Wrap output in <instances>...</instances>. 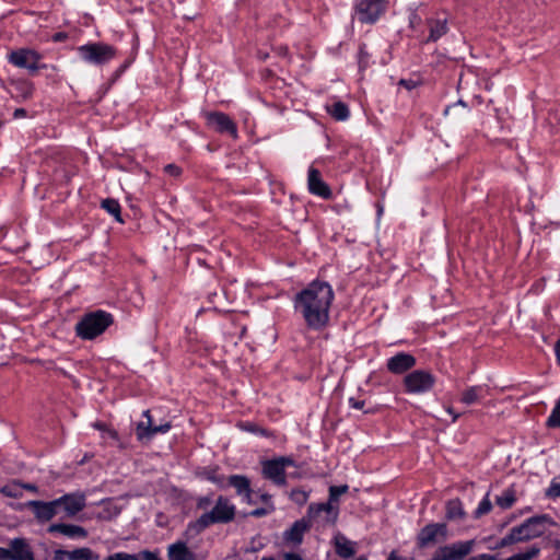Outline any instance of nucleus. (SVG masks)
I'll return each mask as SVG.
<instances>
[{
  "label": "nucleus",
  "instance_id": "nucleus-42",
  "mask_svg": "<svg viewBox=\"0 0 560 560\" xmlns=\"http://www.w3.org/2000/svg\"><path fill=\"white\" fill-rule=\"evenodd\" d=\"M290 499L298 505H304L308 500V492L300 488L292 489Z\"/></svg>",
  "mask_w": 560,
  "mask_h": 560
},
{
  "label": "nucleus",
  "instance_id": "nucleus-13",
  "mask_svg": "<svg viewBox=\"0 0 560 560\" xmlns=\"http://www.w3.org/2000/svg\"><path fill=\"white\" fill-rule=\"evenodd\" d=\"M424 26L428 31V36L423 39V43H436L450 31L448 16L445 12L435 13L425 19Z\"/></svg>",
  "mask_w": 560,
  "mask_h": 560
},
{
  "label": "nucleus",
  "instance_id": "nucleus-50",
  "mask_svg": "<svg viewBox=\"0 0 560 560\" xmlns=\"http://www.w3.org/2000/svg\"><path fill=\"white\" fill-rule=\"evenodd\" d=\"M272 510H273V508L271 510L266 509V508H258V509L253 510L249 513V515L254 516V517H261V516L269 514Z\"/></svg>",
  "mask_w": 560,
  "mask_h": 560
},
{
  "label": "nucleus",
  "instance_id": "nucleus-30",
  "mask_svg": "<svg viewBox=\"0 0 560 560\" xmlns=\"http://www.w3.org/2000/svg\"><path fill=\"white\" fill-rule=\"evenodd\" d=\"M327 113L337 121H345L350 116L349 107L346 103L338 101L326 106Z\"/></svg>",
  "mask_w": 560,
  "mask_h": 560
},
{
  "label": "nucleus",
  "instance_id": "nucleus-20",
  "mask_svg": "<svg viewBox=\"0 0 560 560\" xmlns=\"http://www.w3.org/2000/svg\"><path fill=\"white\" fill-rule=\"evenodd\" d=\"M322 513H326V520L335 522L339 514V505H335L329 500L323 503H311L307 509L306 517L311 521L318 517Z\"/></svg>",
  "mask_w": 560,
  "mask_h": 560
},
{
  "label": "nucleus",
  "instance_id": "nucleus-18",
  "mask_svg": "<svg viewBox=\"0 0 560 560\" xmlns=\"http://www.w3.org/2000/svg\"><path fill=\"white\" fill-rule=\"evenodd\" d=\"M311 528V521L305 516L295 521L290 528L283 532L282 538L287 545L296 547L302 544L305 533Z\"/></svg>",
  "mask_w": 560,
  "mask_h": 560
},
{
  "label": "nucleus",
  "instance_id": "nucleus-49",
  "mask_svg": "<svg viewBox=\"0 0 560 560\" xmlns=\"http://www.w3.org/2000/svg\"><path fill=\"white\" fill-rule=\"evenodd\" d=\"M398 84L408 91L413 90L418 85V83L411 79H401Z\"/></svg>",
  "mask_w": 560,
  "mask_h": 560
},
{
  "label": "nucleus",
  "instance_id": "nucleus-45",
  "mask_svg": "<svg viewBox=\"0 0 560 560\" xmlns=\"http://www.w3.org/2000/svg\"><path fill=\"white\" fill-rule=\"evenodd\" d=\"M546 497L551 499H557L560 497V481L557 478H553L550 482V486L546 490Z\"/></svg>",
  "mask_w": 560,
  "mask_h": 560
},
{
  "label": "nucleus",
  "instance_id": "nucleus-40",
  "mask_svg": "<svg viewBox=\"0 0 560 560\" xmlns=\"http://www.w3.org/2000/svg\"><path fill=\"white\" fill-rule=\"evenodd\" d=\"M349 490L348 485H341V486H330L329 487V495L328 500L332 502L335 505H338L340 495L347 493Z\"/></svg>",
  "mask_w": 560,
  "mask_h": 560
},
{
  "label": "nucleus",
  "instance_id": "nucleus-46",
  "mask_svg": "<svg viewBox=\"0 0 560 560\" xmlns=\"http://www.w3.org/2000/svg\"><path fill=\"white\" fill-rule=\"evenodd\" d=\"M212 504V498L210 495L200 497L197 499L196 506L199 510H207Z\"/></svg>",
  "mask_w": 560,
  "mask_h": 560
},
{
  "label": "nucleus",
  "instance_id": "nucleus-34",
  "mask_svg": "<svg viewBox=\"0 0 560 560\" xmlns=\"http://www.w3.org/2000/svg\"><path fill=\"white\" fill-rule=\"evenodd\" d=\"M540 551V548L537 544H532L527 546L524 550H520L518 552L512 555L505 560H532L537 557Z\"/></svg>",
  "mask_w": 560,
  "mask_h": 560
},
{
  "label": "nucleus",
  "instance_id": "nucleus-35",
  "mask_svg": "<svg viewBox=\"0 0 560 560\" xmlns=\"http://www.w3.org/2000/svg\"><path fill=\"white\" fill-rule=\"evenodd\" d=\"M540 551V548L537 544H532L527 546L524 550H520L518 552L512 555L505 560H532L537 557Z\"/></svg>",
  "mask_w": 560,
  "mask_h": 560
},
{
  "label": "nucleus",
  "instance_id": "nucleus-27",
  "mask_svg": "<svg viewBox=\"0 0 560 560\" xmlns=\"http://www.w3.org/2000/svg\"><path fill=\"white\" fill-rule=\"evenodd\" d=\"M168 560H196V556L186 542L176 541L168 547Z\"/></svg>",
  "mask_w": 560,
  "mask_h": 560
},
{
  "label": "nucleus",
  "instance_id": "nucleus-16",
  "mask_svg": "<svg viewBox=\"0 0 560 560\" xmlns=\"http://www.w3.org/2000/svg\"><path fill=\"white\" fill-rule=\"evenodd\" d=\"M307 188L308 191L325 200L332 198V191L328 184L322 178L320 172L314 166H310L307 172Z\"/></svg>",
  "mask_w": 560,
  "mask_h": 560
},
{
  "label": "nucleus",
  "instance_id": "nucleus-55",
  "mask_svg": "<svg viewBox=\"0 0 560 560\" xmlns=\"http://www.w3.org/2000/svg\"><path fill=\"white\" fill-rule=\"evenodd\" d=\"M555 354L557 363L560 366V338L555 343Z\"/></svg>",
  "mask_w": 560,
  "mask_h": 560
},
{
  "label": "nucleus",
  "instance_id": "nucleus-5",
  "mask_svg": "<svg viewBox=\"0 0 560 560\" xmlns=\"http://www.w3.org/2000/svg\"><path fill=\"white\" fill-rule=\"evenodd\" d=\"M450 536V528L446 522H431L418 530L415 545L419 550L432 549L445 542Z\"/></svg>",
  "mask_w": 560,
  "mask_h": 560
},
{
  "label": "nucleus",
  "instance_id": "nucleus-37",
  "mask_svg": "<svg viewBox=\"0 0 560 560\" xmlns=\"http://www.w3.org/2000/svg\"><path fill=\"white\" fill-rule=\"evenodd\" d=\"M546 427L549 429L560 428V398L557 400L551 413L547 418Z\"/></svg>",
  "mask_w": 560,
  "mask_h": 560
},
{
  "label": "nucleus",
  "instance_id": "nucleus-53",
  "mask_svg": "<svg viewBox=\"0 0 560 560\" xmlns=\"http://www.w3.org/2000/svg\"><path fill=\"white\" fill-rule=\"evenodd\" d=\"M469 560H497V559H495V556L482 553L477 557H472Z\"/></svg>",
  "mask_w": 560,
  "mask_h": 560
},
{
  "label": "nucleus",
  "instance_id": "nucleus-25",
  "mask_svg": "<svg viewBox=\"0 0 560 560\" xmlns=\"http://www.w3.org/2000/svg\"><path fill=\"white\" fill-rule=\"evenodd\" d=\"M488 395L487 385H474L463 390L459 401L464 405L470 406L479 402Z\"/></svg>",
  "mask_w": 560,
  "mask_h": 560
},
{
  "label": "nucleus",
  "instance_id": "nucleus-59",
  "mask_svg": "<svg viewBox=\"0 0 560 560\" xmlns=\"http://www.w3.org/2000/svg\"><path fill=\"white\" fill-rule=\"evenodd\" d=\"M553 548H555V552L557 553L559 560H560V538L559 539H556L553 541Z\"/></svg>",
  "mask_w": 560,
  "mask_h": 560
},
{
  "label": "nucleus",
  "instance_id": "nucleus-31",
  "mask_svg": "<svg viewBox=\"0 0 560 560\" xmlns=\"http://www.w3.org/2000/svg\"><path fill=\"white\" fill-rule=\"evenodd\" d=\"M15 97L20 101H26L34 94V84L28 80H19L13 83Z\"/></svg>",
  "mask_w": 560,
  "mask_h": 560
},
{
  "label": "nucleus",
  "instance_id": "nucleus-61",
  "mask_svg": "<svg viewBox=\"0 0 560 560\" xmlns=\"http://www.w3.org/2000/svg\"><path fill=\"white\" fill-rule=\"evenodd\" d=\"M387 560H400V559L397 558V556H396V553L394 551H392L389 557L387 558Z\"/></svg>",
  "mask_w": 560,
  "mask_h": 560
},
{
  "label": "nucleus",
  "instance_id": "nucleus-33",
  "mask_svg": "<svg viewBox=\"0 0 560 560\" xmlns=\"http://www.w3.org/2000/svg\"><path fill=\"white\" fill-rule=\"evenodd\" d=\"M102 506V511L98 513L101 520L110 521L120 514V509L110 499L103 500Z\"/></svg>",
  "mask_w": 560,
  "mask_h": 560
},
{
  "label": "nucleus",
  "instance_id": "nucleus-12",
  "mask_svg": "<svg viewBox=\"0 0 560 560\" xmlns=\"http://www.w3.org/2000/svg\"><path fill=\"white\" fill-rule=\"evenodd\" d=\"M355 13L359 22L374 24L385 12V0H355Z\"/></svg>",
  "mask_w": 560,
  "mask_h": 560
},
{
  "label": "nucleus",
  "instance_id": "nucleus-62",
  "mask_svg": "<svg viewBox=\"0 0 560 560\" xmlns=\"http://www.w3.org/2000/svg\"><path fill=\"white\" fill-rule=\"evenodd\" d=\"M279 54L285 56L288 54V48L287 47H281L279 49Z\"/></svg>",
  "mask_w": 560,
  "mask_h": 560
},
{
  "label": "nucleus",
  "instance_id": "nucleus-2",
  "mask_svg": "<svg viewBox=\"0 0 560 560\" xmlns=\"http://www.w3.org/2000/svg\"><path fill=\"white\" fill-rule=\"evenodd\" d=\"M550 524H552V521L546 514L532 516L521 525L513 527L510 533L500 540L499 546L505 547L539 537L545 534Z\"/></svg>",
  "mask_w": 560,
  "mask_h": 560
},
{
  "label": "nucleus",
  "instance_id": "nucleus-63",
  "mask_svg": "<svg viewBox=\"0 0 560 560\" xmlns=\"http://www.w3.org/2000/svg\"><path fill=\"white\" fill-rule=\"evenodd\" d=\"M260 560H275V558L271 556H262Z\"/></svg>",
  "mask_w": 560,
  "mask_h": 560
},
{
  "label": "nucleus",
  "instance_id": "nucleus-3",
  "mask_svg": "<svg viewBox=\"0 0 560 560\" xmlns=\"http://www.w3.org/2000/svg\"><path fill=\"white\" fill-rule=\"evenodd\" d=\"M114 324V316L103 310L84 314L75 324L77 337L82 340H93L105 332Z\"/></svg>",
  "mask_w": 560,
  "mask_h": 560
},
{
  "label": "nucleus",
  "instance_id": "nucleus-28",
  "mask_svg": "<svg viewBox=\"0 0 560 560\" xmlns=\"http://www.w3.org/2000/svg\"><path fill=\"white\" fill-rule=\"evenodd\" d=\"M159 552L144 550L140 553L115 552L107 556L104 560H160Z\"/></svg>",
  "mask_w": 560,
  "mask_h": 560
},
{
  "label": "nucleus",
  "instance_id": "nucleus-19",
  "mask_svg": "<svg viewBox=\"0 0 560 560\" xmlns=\"http://www.w3.org/2000/svg\"><path fill=\"white\" fill-rule=\"evenodd\" d=\"M27 508L33 512L37 521L44 523L50 521L58 514L57 503L55 500L45 502L32 500L27 502Z\"/></svg>",
  "mask_w": 560,
  "mask_h": 560
},
{
  "label": "nucleus",
  "instance_id": "nucleus-4",
  "mask_svg": "<svg viewBox=\"0 0 560 560\" xmlns=\"http://www.w3.org/2000/svg\"><path fill=\"white\" fill-rule=\"evenodd\" d=\"M235 515V505L231 503L229 498L219 495L214 506L209 512L201 514L191 526L197 530H203L213 524L231 523Z\"/></svg>",
  "mask_w": 560,
  "mask_h": 560
},
{
  "label": "nucleus",
  "instance_id": "nucleus-23",
  "mask_svg": "<svg viewBox=\"0 0 560 560\" xmlns=\"http://www.w3.org/2000/svg\"><path fill=\"white\" fill-rule=\"evenodd\" d=\"M233 487L236 493L243 497V500L247 503H252L253 490L250 488V480L244 475H231L228 478L225 487Z\"/></svg>",
  "mask_w": 560,
  "mask_h": 560
},
{
  "label": "nucleus",
  "instance_id": "nucleus-57",
  "mask_svg": "<svg viewBox=\"0 0 560 560\" xmlns=\"http://www.w3.org/2000/svg\"><path fill=\"white\" fill-rule=\"evenodd\" d=\"M0 560H10L8 548L0 547Z\"/></svg>",
  "mask_w": 560,
  "mask_h": 560
},
{
  "label": "nucleus",
  "instance_id": "nucleus-8",
  "mask_svg": "<svg viewBox=\"0 0 560 560\" xmlns=\"http://www.w3.org/2000/svg\"><path fill=\"white\" fill-rule=\"evenodd\" d=\"M287 467H299L292 456H279L261 462V475L278 487L287 486Z\"/></svg>",
  "mask_w": 560,
  "mask_h": 560
},
{
  "label": "nucleus",
  "instance_id": "nucleus-21",
  "mask_svg": "<svg viewBox=\"0 0 560 560\" xmlns=\"http://www.w3.org/2000/svg\"><path fill=\"white\" fill-rule=\"evenodd\" d=\"M8 551L10 560H34L32 548L25 538L12 539Z\"/></svg>",
  "mask_w": 560,
  "mask_h": 560
},
{
  "label": "nucleus",
  "instance_id": "nucleus-38",
  "mask_svg": "<svg viewBox=\"0 0 560 560\" xmlns=\"http://www.w3.org/2000/svg\"><path fill=\"white\" fill-rule=\"evenodd\" d=\"M202 476H203L205 479L215 483L220 488H224L225 487L224 476L223 475H219L217 468H206L203 470V472H202Z\"/></svg>",
  "mask_w": 560,
  "mask_h": 560
},
{
  "label": "nucleus",
  "instance_id": "nucleus-56",
  "mask_svg": "<svg viewBox=\"0 0 560 560\" xmlns=\"http://www.w3.org/2000/svg\"><path fill=\"white\" fill-rule=\"evenodd\" d=\"M283 560H303L300 555L294 552L284 553Z\"/></svg>",
  "mask_w": 560,
  "mask_h": 560
},
{
  "label": "nucleus",
  "instance_id": "nucleus-52",
  "mask_svg": "<svg viewBox=\"0 0 560 560\" xmlns=\"http://www.w3.org/2000/svg\"><path fill=\"white\" fill-rule=\"evenodd\" d=\"M27 110L25 108H16L13 113L15 119L26 117Z\"/></svg>",
  "mask_w": 560,
  "mask_h": 560
},
{
  "label": "nucleus",
  "instance_id": "nucleus-60",
  "mask_svg": "<svg viewBox=\"0 0 560 560\" xmlns=\"http://www.w3.org/2000/svg\"><path fill=\"white\" fill-rule=\"evenodd\" d=\"M1 492L4 493L5 495L8 497H12L13 494L11 493V491H9L8 487H3L1 489Z\"/></svg>",
  "mask_w": 560,
  "mask_h": 560
},
{
  "label": "nucleus",
  "instance_id": "nucleus-32",
  "mask_svg": "<svg viewBox=\"0 0 560 560\" xmlns=\"http://www.w3.org/2000/svg\"><path fill=\"white\" fill-rule=\"evenodd\" d=\"M101 208L104 209L110 215H113L117 222H124L121 218V207L118 200L114 198L103 199L101 202Z\"/></svg>",
  "mask_w": 560,
  "mask_h": 560
},
{
  "label": "nucleus",
  "instance_id": "nucleus-17",
  "mask_svg": "<svg viewBox=\"0 0 560 560\" xmlns=\"http://www.w3.org/2000/svg\"><path fill=\"white\" fill-rule=\"evenodd\" d=\"M143 417L147 418V422H139L136 429L137 439L139 441L151 440L154 435L166 433L171 429L170 422H165L159 425L154 424L150 415V410H145L143 412Z\"/></svg>",
  "mask_w": 560,
  "mask_h": 560
},
{
  "label": "nucleus",
  "instance_id": "nucleus-9",
  "mask_svg": "<svg viewBox=\"0 0 560 560\" xmlns=\"http://www.w3.org/2000/svg\"><path fill=\"white\" fill-rule=\"evenodd\" d=\"M78 54L82 60L92 65H104L116 57L114 46L104 43H89L78 47Z\"/></svg>",
  "mask_w": 560,
  "mask_h": 560
},
{
  "label": "nucleus",
  "instance_id": "nucleus-54",
  "mask_svg": "<svg viewBox=\"0 0 560 560\" xmlns=\"http://www.w3.org/2000/svg\"><path fill=\"white\" fill-rule=\"evenodd\" d=\"M445 410H446V412H447L448 415H451V416H452V422H456L460 415H459V413H457V412L454 410V408H452V407H450V406H448V407H446V409H445Z\"/></svg>",
  "mask_w": 560,
  "mask_h": 560
},
{
  "label": "nucleus",
  "instance_id": "nucleus-29",
  "mask_svg": "<svg viewBox=\"0 0 560 560\" xmlns=\"http://www.w3.org/2000/svg\"><path fill=\"white\" fill-rule=\"evenodd\" d=\"M466 516L463 503L458 498L451 499L445 504V520L446 521H462Z\"/></svg>",
  "mask_w": 560,
  "mask_h": 560
},
{
  "label": "nucleus",
  "instance_id": "nucleus-43",
  "mask_svg": "<svg viewBox=\"0 0 560 560\" xmlns=\"http://www.w3.org/2000/svg\"><path fill=\"white\" fill-rule=\"evenodd\" d=\"M370 54L366 50L364 43L360 44L358 51V65L360 70H364L369 66Z\"/></svg>",
  "mask_w": 560,
  "mask_h": 560
},
{
  "label": "nucleus",
  "instance_id": "nucleus-15",
  "mask_svg": "<svg viewBox=\"0 0 560 560\" xmlns=\"http://www.w3.org/2000/svg\"><path fill=\"white\" fill-rule=\"evenodd\" d=\"M417 364V359L409 352H398L386 361V369L389 373L395 375L406 374L411 372Z\"/></svg>",
  "mask_w": 560,
  "mask_h": 560
},
{
  "label": "nucleus",
  "instance_id": "nucleus-36",
  "mask_svg": "<svg viewBox=\"0 0 560 560\" xmlns=\"http://www.w3.org/2000/svg\"><path fill=\"white\" fill-rule=\"evenodd\" d=\"M515 501V491L512 489L504 490L501 495H498L495 498L497 505H499L503 510L512 508Z\"/></svg>",
  "mask_w": 560,
  "mask_h": 560
},
{
  "label": "nucleus",
  "instance_id": "nucleus-64",
  "mask_svg": "<svg viewBox=\"0 0 560 560\" xmlns=\"http://www.w3.org/2000/svg\"><path fill=\"white\" fill-rule=\"evenodd\" d=\"M261 499H262V501H267V500H269V499H270V495H268V494H262V495H261Z\"/></svg>",
  "mask_w": 560,
  "mask_h": 560
},
{
  "label": "nucleus",
  "instance_id": "nucleus-51",
  "mask_svg": "<svg viewBox=\"0 0 560 560\" xmlns=\"http://www.w3.org/2000/svg\"><path fill=\"white\" fill-rule=\"evenodd\" d=\"M365 401L364 400H358L353 397L349 398V406L351 408L362 410L364 408Z\"/></svg>",
  "mask_w": 560,
  "mask_h": 560
},
{
  "label": "nucleus",
  "instance_id": "nucleus-22",
  "mask_svg": "<svg viewBox=\"0 0 560 560\" xmlns=\"http://www.w3.org/2000/svg\"><path fill=\"white\" fill-rule=\"evenodd\" d=\"M47 532L50 534L59 533L71 539H85L88 537V530L84 527L74 524H51Z\"/></svg>",
  "mask_w": 560,
  "mask_h": 560
},
{
  "label": "nucleus",
  "instance_id": "nucleus-48",
  "mask_svg": "<svg viewBox=\"0 0 560 560\" xmlns=\"http://www.w3.org/2000/svg\"><path fill=\"white\" fill-rule=\"evenodd\" d=\"M164 172L171 176H179L182 174V168L175 164H167L164 167Z\"/></svg>",
  "mask_w": 560,
  "mask_h": 560
},
{
  "label": "nucleus",
  "instance_id": "nucleus-24",
  "mask_svg": "<svg viewBox=\"0 0 560 560\" xmlns=\"http://www.w3.org/2000/svg\"><path fill=\"white\" fill-rule=\"evenodd\" d=\"M97 560L96 556L90 548H78L72 551L57 549L55 551L54 560Z\"/></svg>",
  "mask_w": 560,
  "mask_h": 560
},
{
  "label": "nucleus",
  "instance_id": "nucleus-47",
  "mask_svg": "<svg viewBox=\"0 0 560 560\" xmlns=\"http://www.w3.org/2000/svg\"><path fill=\"white\" fill-rule=\"evenodd\" d=\"M95 428H97L98 430L105 431L110 439L118 441L119 435H118V432L116 430L108 429L104 423H101V422H97L95 424Z\"/></svg>",
  "mask_w": 560,
  "mask_h": 560
},
{
  "label": "nucleus",
  "instance_id": "nucleus-26",
  "mask_svg": "<svg viewBox=\"0 0 560 560\" xmlns=\"http://www.w3.org/2000/svg\"><path fill=\"white\" fill-rule=\"evenodd\" d=\"M334 541L335 551L340 558L348 559L355 555L357 542L348 539L345 535H336Z\"/></svg>",
  "mask_w": 560,
  "mask_h": 560
},
{
  "label": "nucleus",
  "instance_id": "nucleus-7",
  "mask_svg": "<svg viewBox=\"0 0 560 560\" xmlns=\"http://www.w3.org/2000/svg\"><path fill=\"white\" fill-rule=\"evenodd\" d=\"M436 384V376L429 370H412L402 378L404 392L409 395L430 393Z\"/></svg>",
  "mask_w": 560,
  "mask_h": 560
},
{
  "label": "nucleus",
  "instance_id": "nucleus-11",
  "mask_svg": "<svg viewBox=\"0 0 560 560\" xmlns=\"http://www.w3.org/2000/svg\"><path fill=\"white\" fill-rule=\"evenodd\" d=\"M207 126L221 135H229L233 139L238 138L236 122L223 112H206L203 114Z\"/></svg>",
  "mask_w": 560,
  "mask_h": 560
},
{
  "label": "nucleus",
  "instance_id": "nucleus-58",
  "mask_svg": "<svg viewBox=\"0 0 560 560\" xmlns=\"http://www.w3.org/2000/svg\"><path fill=\"white\" fill-rule=\"evenodd\" d=\"M66 37H67V34H66V33H56V34L52 36V39H54V42H61V40H63Z\"/></svg>",
  "mask_w": 560,
  "mask_h": 560
},
{
  "label": "nucleus",
  "instance_id": "nucleus-6",
  "mask_svg": "<svg viewBox=\"0 0 560 560\" xmlns=\"http://www.w3.org/2000/svg\"><path fill=\"white\" fill-rule=\"evenodd\" d=\"M7 59L8 62L12 66L26 69L31 75L36 74L38 70H57V67L54 65H46L40 62L42 55L32 48H19L11 50L8 54Z\"/></svg>",
  "mask_w": 560,
  "mask_h": 560
},
{
  "label": "nucleus",
  "instance_id": "nucleus-44",
  "mask_svg": "<svg viewBox=\"0 0 560 560\" xmlns=\"http://www.w3.org/2000/svg\"><path fill=\"white\" fill-rule=\"evenodd\" d=\"M265 544L262 542V538L260 536L253 538L248 544H246L243 549L244 552L255 553L264 548Z\"/></svg>",
  "mask_w": 560,
  "mask_h": 560
},
{
  "label": "nucleus",
  "instance_id": "nucleus-39",
  "mask_svg": "<svg viewBox=\"0 0 560 560\" xmlns=\"http://www.w3.org/2000/svg\"><path fill=\"white\" fill-rule=\"evenodd\" d=\"M492 510V502L489 498V493H487L483 499L479 502L477 509L474 512L475 518H480L481 516L488 514Z\"/></svg>",
  "mask_w": 560,
  "mask_h": 560
},
{
  "label": "nucleus",
  "instance_id": "nucleus-41",
  "mask_svg": "<svg viewBox=\"0 0 560 560\" xmlns=\"http://www.w3.org/2000/svg\"><path fill=\"white\" fill-rule=\"evenodd\" d=\"M238 427L246 431V432H250V433H254V434H259L261 436H269L270 433L267 429H264L261 427H259L258 424H256L255 422H250V421H245V422H241L238 424Z\"/></svg>",
  "mask_w": 560,
  "mask_h": 560
},
{
  "label": "nucleus",
  "instance_id": "nucleus-1",
  "mask_svg": "<svg viewBox=\"0 0 560 560\" xmlns=\"http://www.w3.org/2000/svg\"><path fill=\"white\" fill-rule=\"evenodd\" d=\"M335 300L332 287L322 280H313L299 291L292 302L294 312L313 331L326 329L330 320V308Z\"/></svg>",
  "mask_w": 560,
  "mask_h": 560
},
{
  "label": "nucleus",
  "instance_id": "nucleus-14",
  "mask_svg": "<svg viewBox=\"0 0 560 560\" xmlns=\"http://www.w3.org/2000/svg\"><path fill=\"white\" fill-rule=\"evenodd\" d=\"M57 509L63 511L68 517H72L81 512L86 505V499L82 492L67 493L55 499Z\"/></svg>",
  "mask_w": 560,
  "mask_h": 560
},
{
  "label": "nucleus",
  "instance_id": "nucleus-10",
  "mask_svg": "<svg viewBox=\"0 0 560 560\" xmlns=\"http://www.w3.org/2000/svg\"><path fill=\"white\" fill-rule=\"evenodd\" d=\"M477 541L475 539L459 540L436 548L431 560H464L470 555Z\"/></svg>",
  "mask_w": 560,
  "mask_h": 560
}]
</instances>
